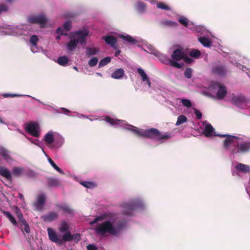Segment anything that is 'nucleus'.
Wrapping results in <instances>:
<instances>
[{
	"mask_svg": "<svg viewBox=\"0 0 250 250\" xmlns=\"http://www.w3.org/2000/svg\"><path fill=\"white\" fill-rule=\"evenodd\" d=\"M237 152L245 153L250 150V142H244L238 146Z\"/></svg>",
	"mask_w": 250,
	"mask_h": 250,
	"instance_id": "nucleus-18",
	"label": "nucleus"
},
{
	"mask_svg": "<svg viewBox=\"0 0 250 250\" xmlns=\"http://www.w3.org/2000/svg\"><path fill=\"white\" fill-rule=\"evenodd\" d=\"M120 37L122 38L124 41L131 44H134L137 42V41L129 35L126 36L121 35H120Z\"/></svg>",
	"mask_w": 250,
	"mask_h": 250,
	"instance_id": "nucleus-26",
	"label": "nucleus"
},
{
	"mask_svg": "<svg viewBox=\"0 0 250 250\" xmlns=\"http://www.w3.org/2000/svg\"><path fill=\"white\" fill-rule=\"evenodd\" d=\"M89 31L87 30H80L71 33L72 37H78L76 38L82 45H84L86 42V37L88 36Z\"/></svg>",
	"mask_w": 250,
	"mask_h": 250,
	"instance_id": "nucleus-4",
	"label": "nucleus"
},
{
	"mask_svg": "<svg viewBox=\"0 0 250 250\" xmlns=\"http://www.w3.org/2000/svg\"><path fill=\"white\" fill-rule=\"evenodd\" d=\"M214 131V128L210 124H207L205 125L203 134L207 137H210Z\"/></svg>",
	"mask_w": 250,
	"mask_h": 250,
	"instance_id": "nucleus-21",
	"label": "nucleus"
},
{
	"mask_svg": "<svg viewBox=\"0 0 250 250\" xmlns=\"http://www.w3.org/2000/svg\"><path fill=\"white\" fill-rule=\"evenodd\" d=\"M124 208V214L127 215H131L133 211L137 208L136 205L133 203H125L123 205Z\"/></svg>",
	"mask_w": 250,
	"mask_h": 250,
	"instance_id": "nucleus-13",
	"label": "nucleus"
},
{
	"mask_svg": "<svg viewBox=\"0 0 250 250\" xmlns=\"http://www.w3.org/2000/svg\"><path fill=\"white\" fill-rule=\"evenodd\" d=\"M59 208L68 214H71L73 213V210L67 205H61Z\"/></svg>",
	"mask_w": 250,
	"mask_h": 250,
	"instance_id": "nucleus-40",
	"label": "nucleus"
},
{
	"mask_svg": "<svg viewBox=\"0 0 250 250\" xmlns=\"http://www.w3.org/2000/svg\"><path fill=\"white\" fill-rule=\"evenodd\" d=\"M105 121L108 123H109L112 125H117L118 122L119 121V120H115L109 116H106L105 118Z\"/></svg>",
	"mask_w": 250,
	"mask_h": 250,
	"instance_id": "nucleus-42",
	"label": "nucleus"
},
{
	"mask_svg": "<svg viewBox=\"0 0 250 250\" xmlns=\"http://www.w3.org/2000/svg\"><path fill=\"white\" fill-rule=\"evenodd\" d=\"M137 71L141 77L142 81L145 82L146 80L149 79L143 69L138 68Z\"/></svg>",
	"mask_w": 250,
	"mask_h": 250,
	"instance_id": "nucleus-32",
	"label": "nucleus"
},
{
	"mask_svg": "<svg viewBox=\"0 0 250 250\" xmlns=\"http://www.w3.org/2000/svg\"><path fill=\"white\" fill-rule=\"evenodd\" d=\"M98 60L96 57H93L88 62V65L90 67L95 66L98 63Z\"/></svg>",
	"mask_w": 250,
	"mask_h": 250,
	"instance_id": "nucleus-44",
	"label": "nucleus"
},
{
	"mask_svg": "<svg viewBox=\"0 0 250 250\" xmlns=\"http://www.w3.org/2000/svg\"><path fill=\"white\" fill-rule=\"evenodd\" d=\"M0 155L2 156L6 161L8 162L12 160L9 155V151L3 147H0Z\"/></svg>",
	"mask_w": 250,
	"mask_h": 250,
	"instance_id": "nucleus-20",
	"label": "nucleus"
},
{
	"mask_svg": "<svg viewBox=\"0 0 250 250\" xmlns=\"http://www.w3.org/2000/svg\"><path fill=\"white\" fill-rule=\"evenodd\" d=\"M143 137L154 139L156 141H161L170 139L171 138V136L169 133H166L162 134L158 129L151 128L144 130Z\"/></svg>",
	"mask_w": 250,
	"mask_h": 250,
	"instance_id": "nucleus-2",
	"label": "nucleus"
},
{
	"mask_svg": "<svg viewBox=\"0 0 250 250\" xmlns=\"http://www.w3.org/2000/svg\"><path fill=\"white\" fill-rule=\"evenodd\" d=\"M185 54L183 48H179L174 50L171 55V57L172 59L175 61H179L183 60Z\"/></svg>",
	"mask_w": 250,
	"mask_h": 250,
	"instance_id": "nucleus-10",
	"label": "nucleus"
},
{
	"mask_svg": "<svg viewBox=\"0 0 250 250\" xmlns=\"http://www.w3.org/2000/svg\"><path fill=\"white\" fill-rule=\"evenodd\" d=\"M45 141L48 144H52L54 141L53 134L50 133H47L45 136Z\"/></svg>",
	"mask_w": 250,
	"mask_h": 250,
	"instance_id": "nucleus-35",
	"label": "nucleus"
},
{
	"mask_svg": "<svg viewBox=\"0 0 250 250\" xmlns=\"http://www.w3.org/2000/svg\"><path fill=\"white\" fill-rule=\"evenodd\" d=\"M23 168L20 167H15L13 168L12 172L16 176H19L23 172Z\"/></svg>",
	"mask_w": 250,
	"mask_h": 250,
	"instance_id": "nucleus-38",
	"label": "nucleus"
},
{
	"mask_svg": "<svg viewBox=\"0 0 250 250\" xmlns=\"http://www.w3.org/2000/svg\"><path fill=\"white\" fill-rule=\"evenodd\" d=\"M157 7L159 9H163L164 10H167V11L170 10V8L169 6L167 5L165 3L162 2H157Z\"/></svg>",
	"mask_w": 250,
	"mask_h": 250,
	"instance_id": "nucleus-34",
	"label": "nucleus"
},
{
	"mask_svg": "<svg viewBox=\"0 0 250 250\" xmlns=\"http://www.w3.org/2000/svg\"><path fill=\"white\" fill-rule=\"evenodd\" d=\"M131 127L133 128V129H129L130 130H131L133 132H134L136 135L140 137H143L144 136V131H141L137 128H136L135 127L130 125Z\"/></svg>",
	"mask_w": 250,
	"mask_h": 250,
	"instance_id": "nucleus-39",
	"label": "nucleus"
},
{
	"mask_svg": "<svg viewBox=\"0 0 250 250\" xmlns=\"http://www.w3.org/2000/svg\"><path fill=\"white\" fill-rule=\"evenodd\" d=\"M187 118L184 115H180L178 117L177 122L176 123V125H179L183 123L187 122Z\"/></svg>",
	"mask_w": 250,
	"mask_h": 250,
	"instance_id": "nucleus-36",
	"label": "nucleus"
},
{
	"mask_svg": "<svg viewBox=\"0 0 250 250\" xmlns=\"http://www.w3.org/2000/svg\"><path fill=\"white\" fill-rule=\"evenodd\" d=\"M192 70L190 68H187L185 72H184V75L185 77L190 79L192 77Z\"/></svg>",
	"mask_w": 250,
	"mask_h": 250,
	"instance_id": "nucleus-45",
	"label": "nucleus"
},
{
	"mask_svg": "<svg viewBox=\"0 0 250 250\" xmlns=\"http://www.w3.org/2000/svg\"><path fill=\"white\" fill-rule=\"evenodd\" d=\"M71 38L70 41L67 43V48L70 51H72L75 49L79 43V41L75 37H72L71 35Z\"/></svg>",
	"mask_w": 250,
	"mask_h": 250,
	"instance_id": "nucleus-19",
	"label": "nucleus"
},
{
	"mask_svg": "<svg viewBox=\"0 0 250 250\" xmlns=\"http://www.w3.org/2000/svg\"><path fill=\"white\" fill-rule=\"evenodd\" d=\"M198 41L204 46L207 47H210L212 43L209 38L204 36L199 38Z\"/></svg>",
	"mask_w": 250,
	"mask_h": 250,
	"instance_id": "nucleus-24",
	"label": "nucleus"
},
{
	"mask_svg": "<svg viewBox=\"0 0 250 250\" xmlns=\"http://www.w3.org/2000/svg\"><path fill=\"white\" fill-rule=\"evenodd\" d=\"M46 201V196L44 193H41L38 195L36 200L33 203V206L37 211H42L45 206Z\"/></svg>",
	"mask_w": 250,
	"mask_h": 250,
	"instance_id": "nucleus-3",
	"label": "nucleus"
},
{
	"mask_svg": "<svg viewBox=\"0 0 250 250\" xmlns=\"http://www.w3.org/2000/svg\"><path fill=\"white\" fill-rule=\"evenodd\" d=\"M181 103L186 107H190L192 105L191 102L188 99H183L181 100Z\"/></svg>",
	"mask_w": 250,
	"mask_h": 250,
	"instance_id": "nucleus-50",
	"label": "nucleus"
},
{
	"mask_svg": "<svg viewBox=\"0 0 250 250\" xmlns=\"http://www.w3.org/2000/svg\"><path fill=\"white\" fill-rule=\"evenodd\" d=\"M212 72L220 76H224L226 74V69L225 66L221 64L215 65L212 70Z\"/></svg>",
	"mask_w": 250,
	"mask_h": 250,
	"instance_id": "nucleus-12",
	"label": "nucleus"
},
{
	"mask_svg": "<svg viewBox=\"0 0 250 250\" xmlns=\"http://www.w3.org/2000/svg\"><path fill=\"white\" fill-rule=\"evenodd\" d=\"M103 39L104 40L105 42L111 46V47L115 50H117L118 48L117 44V39L112 35H108L106 36H104Z\"/></svg>",
	"mask_w": 250,
	"mask_h": 250,
	"instance_id": "nucleus-9",
	"label": "nucleus"
},
{
	"mask_svg": "<svg viewBox=\"0 0 250 250\" xmlns=\"http://www.w3.org/2000/svg\"><path fill=\"white\" fill-rule=\"evenodd\" d=\"M48 162L51 165V166L56 170L58 172L61 174H63V171L50 158H49L48 159Z\"/></svg>",
	"mask_w": 250,
	"mask_h": 250,
	"instance_id": "nucleus-30",
	"label": "nucleus"
},
{
	"mask_svg": "<svg viewBox=\"0 0 250 250\" xmlns=\"http://www.w3.org/2000/svg\"><path fill=\"white\" fill-rule=\"evenodd\" d=\"M125 74V71L123 68H119L113 72L111 74V77L115 79H121Z\"/></svg>",
	"mask_w": 250,
	"mask_h": 250,
	"instance_id": "nucleus-22",
	"label": "nucleus"
},
{
	"mask_svg": "<svg viewBox=\"0 0 250 250\" xmlns=\"http://www.w3.org/2000/svg\"><path fill=\"white\" fill-rule=\"evenodd\" d=\"M99 50L95 47H88L86 48V55L88 56L96 54Z\"/></svg>",
	"mask_w": 250,
	"mask_h": 250,
	"instance_id": "nucleus-33",
	"label": "nucleus"
},
{
	"mask_svg": "<svg viewBox=\"0 0 250 250\" xmlns=\"http://www.w3.org/2000/svg\"><path fill=\"white\" fill-rule=\"evenodd\" d=\"M248 100L246 97L242 95L232 96L231 103L238 107H241L244 104L247 103Z\"/></svg>",
	"mask_w": 250,
	"mask_h": 250,
	"instance_id": "nucleus-7",
	"label": "nucleus"
},
{
	"mask_svg": "<svg viewBox=\"0 0 250 250\" xmlns=\"http://www.w3.org/2000/svg\"><path fill=\"white\" fill-rule=\"evenodd\" d=\"M69 62V59L66 56L59 57L57 61V62L61 66H66Z\"/></svg>",
	"mask_w": 250,
	"mask_h": 250,
	"instance_id": "nucleus-25",
	"label": "nucleus"
},
{
	"mask_svg": "<svg viewBox=\"0 0 250 250\" xmlns=\"http://www.w3.org/2000/svg\"><path fill=\"white\" fill-rule=\"evenodd\" d=\"M46 183L49 187H55L60 185L59 181L57 179L53 178H47Z\"/></svg>",
	"mask_w": 250,
	"mask_h": 250,
	"instance_id": "nucleus-23",
	"label": "nucleus"
},
{
	"mask_svg": "<svg viewBox=\"0 0 250 250\" xmlns=\"http://www.w3.org/2000/svg\"><path fill=\"white\" fill-rule=\"evenodd\" d=\"M183 60L187 63L190 64L191 63L193 62V60L187 57L185 54Z\"/></svg>",
	"mask_w": 250,
	"mask_h": 250,
	"instance_id": "nucleus-54",
	"label": "nucleus"
},
{
	"mask_svg": "<svg viewBox=\"0 0 250 250\" xmlns=\"http://www.w3.org/2000/svg\"><path fill=\"white\" fill-rule=\"evenodd\" d=\"M72 240H76L77 242L80 240V235L78 233L74 234V235H72Z\"/></svg>",
	"mask_w": 250,
	"mask_h": 250,
	"instance_id": "nucleus-57",
	"label": "nucleus"
},
{
	"mask_svg": "<svg viewBox=\"0 0 250 250\" xmlns=\"http://www.w3.org/2000/svg\"><path fill=\"white\" fill-rule=\"evenodd\" d=\"M39 41V39L36 35H32L31 37L30 42L33 46H36L37 43Z\"/></svg>",
	"mask_w": 250,
	"mask_h": 250,
	"instance_id": "nucleus-46",
	"label": "nucleus"
},
{
	"mask_svg": "<svg viewBox=\"0 0 250 250\" xmlns=\"http://www.w3.org/2000/svg\"><path fill=\"white\" fill-rule=\"evenodd\" d=\"M120 53H121V50H117V51H116L115 53V56H116V57L118 56Z\"/></svg>",
	"mask_w": 250,
	"mask_h": 250,
	"instance_id": "nucleus-60",
	"label": "nucleus"
},
{
	"mask_svg": "<svg viewBox=\"0 0 250 250\" xmlns=\"http://www.w3.org/2000/svg\"><path fill=\"white\" fill-rule=\"evenodd\" d=\"M126 226V222L123 220L116 219L111 221H105L97 225L96 231L99 234L104 235L106 233L117 236L120 234Z\"/></svg>",
	"mask_w": 250,
	"mask_h": 250,
	"instance_id": "nucleus-1",
	"label": "nucleus"
},
{
	"mask_svg": "<svg viewBox=\"0 0 250 250\" xmlns=\"http://www.w3.org/2000/svg\"><path fill=\"white\" fill-rule=\"evenodd\" d=\"M235 169L238 171L244 173H250V166L242 163H238L235 166Z\"/></svg>",
	"mask_w": 250,
	"mask_h": 250,
	"instance_id": "nucleus-15",
	"label": "nucleus"
},
{
	"mask_svg": "<svg viewBox=\"0 0 250 250\" xmlns=\"http://www.w3.org/2000/svg\"><path fill=\"white\" fill-rule=\"evenodd\" d=\"M146 7V4L143 2L140 1L137 4V10L140 13L143 12L145 11Z\"/></svg>",
	"mask_w": 250,
	"mask_h": 250,
	"instance_id": "nucleus-41",
	"label": "nucleus"
},
{
	"mask_svg": "<svg viewBox=\"0 0 250 250\" xmlns=\"http://www.w3.org/2000/svg\"><path fill=\"white\" fill-rule=\"evenodd\" d=\"M0 175L8 181L12 180V176L10 171L4 167H0Z\"/></svg>",
	"mask_w": 250,
	"mask_h": 250,
	"instance_id": "nucleus-17",
	"label": "nucleus"
},
{
	"mask_svg": "<svg viewBox=\"0 0 250 250\" xmlns=\"http://www.w3.org/2000/svg\"><path fill=\"white\" fill-rule=\"evenodd\" d=\"M176 62L177 61H175L173 60H170L169 63H170V64L173 67H176L177 68H181L182 67L183 64L179 63L178 62Z\"/></svg>",
	"mask_w": 250,
	"mask_h": 250,
	"instance_id": "nucleus-47",
	"label": "nucleus"
},
{
	"mask_svg": "<svg viewBox=\"0 0 250 250\" xmlns=\"http://www.w3.org/2000/svg\"><path fill=\"white\" fill-rule=\"evenodd\" d=\"M63 27L67 31H69L71 28V23L70 21H66L63 24Z\"/></svg>",
	"mask_w": 250,
	"mask_h": 250,
	"instance_id": "nucleus-52",
	"label": "nucleus"
},
{
	"mask_svg": "<svg viewBox=\"0 0 250 250\" xmlns=\"http://www.w3.org/2000/svg\"><path fill=\"white\" fill-rule=\"evenodd\" d=\"M178 21L184 26L186 27L188 25V21L187 18L184 17H181L178 20Z\"/></svg>",
	"mask_w": 250,
	"mask_h": 250,
	"instance_id": "nucleus-43",
	"label": "nucleus"
},
{
	"mask_svg": "<svg viewBox=\"0 0 250 250\" xmlns=\"http://www.w3.org/2000/svg\"><path fill=\"white\" fill-rule=\"evenodd\" d=\"M164 24L167 26H170V27H175L177 26L178 24L175 21H167L164 22Z\"/></svg>",
	"mask_w": 250,
	"mask_h": 250,
	"instance_id": "nucleus-49",
	"label": "nucleus"
},
{
	"mask_svg": "<svg viewBox=\"0 0 250 250\" xmlns=\"http://www.w3.org/2000/svg\"><path fill=\"white\" fill-rule=\"evenodd\" d=\"M18 217H19V218H20V217H21H21H22V214H21V213L20 214H18Z\"/></svg>",
	"mask_w": 250,
	"mask_h": 250,
	"instance_id": "nucleus-63",
	"label": "nucleus"
},
{
	"mask_svg": "<svg viewBox=\"0 0 250 250\" xmlns=\"http://www.w3.org/2000/svg\"><path fill=\"white\" fill-rule=\"evenodd\" d=\"M227 94L226 87L224 85H219V89L217 92V97L219 100L223 99Z\"/></svg>",
	"mask_w": 250,
	"mask_h": 250,
	"instance_id": "nucleus-16",
	"label": "nucleus"
},
{
	"mask_svg": "<svg viewBox=\"0 0 250 250\" xmlns=\"http://www.w3.org/2000/svg\"><path fill=\"white\" fill-rule=\"evenodd\" d=\"M21 95L16 94H8V93H4L3 94L2 96L4 98H8V97H20Z\"/></svg>",
	"mask_w": 250,
	"mask_h": 250,
	"instance_id": "nucleus-53",
	"label": "nucleus"
},
{
	"mask_svg": "<svg viewBox=\"0 0 250 250\" xmlns=\"http://www.w3.org/2000/svg\"><path fill=\"white\" fill-rule=\"evenodd\" d=\"M28 22L31 24H38L43 27L47 21L46 17L44 15L31 16L28 18Z\"/></svg>",
	"mask_w": 250,
	"mask_h": 250,
	"instance_id": "nucleus-5",
	"label": "nucleus"
},
{
	"mask_svg": "<svg viewBox=\"0 0 250 250\" xmlns=\"http://www.w3.org/2000/svg\"><path fill=\"white\" fill-rule=\"evenodd\" d=\"M3 214L8 218L9 221L15 226L17 225V221L12 214L8 211H2Z\"/></svg>",
	"mask_w": 250,
	"mask_h": 250,
	"instance_id": "nucleus-27",
	"label": "nucleus"
},
{
	"mask_svg": "<svg viewBox=\"0 0 250 250\" xmlns=\"http://www.w3.org/2000/svg\"><path fill=\"white\" fill-rule=\"evenodd\" d=\"M19 196H20V197L21 198V199L23 198V196L20 193Z\"/></svg>",
	"mask_w": 250,
	"mask_h": 250,
	"instance_id": "nucleus-62",
	"label": "nucleus"
},
{
	"mask_svg": "<svg viewBox=\"0 0 250 250\" xmlns=\"http://www.w3.org/2000/svg\"><path fill=\"white\" fill-rule=\"evenodd\" d=\"M62 109L63 111V113H65V114H67V113L70 112L69 110L65 108H62Z\"/></svg>",
	"mask_w": 250,
	"mask_h": 250,
	"instance_id": "nucleus-59",
	"label": "nucleus"
},
{
	"mask_svg": "<svg viewBox=\"0 0 250 250\" xmlns=\"http://www.w3.org/2000/svg\"><path fill=\"white\" fill-rule=\"evenodd\" d=\"M62 239V241H70L72 240V236L70 232L69 231L66 232V233L63 235Z\"/></svg>",
	"mask_w": 250,
	"mask_h": 250,
	"instance_id": "nucleus-37",
	"label": "nucleus"
},
{
	"mask_svg": "<svg viewBox=\"0 0 250 250\" xmlns=\"http://www.w3.org/2000/svg\"><path fill=\"white\" fill-rule=\"evenodd\" d=\"M111 62V58L109 57H106L105 58L102 59L99 63V67H102L105 65Z\"/></svg>",
	"mask_w": 250,
	"mask_h": 250,
	"instance_id": "nucleus-29",
	"label": "nucleus"
},
{
	"mask_svg": "<svg viewBox=\"0 0 250 250\" xmlns=\"http://www.w3.org/2000/svg\"><path fill=\"white\" fill-rule=\"evenodd\" d=\"M216 136L221 137H227L224 141V146L226 148H228L231 144L233 142V139L236 137L232 135H228L226 134H217Z\"/></svg>",
	"mask_w": 250,
	"mask_h": 250,
	"instance_id": "nucleus-14",
	"label": "nucleus"
},
{
	"mask_svg": "<svg viewBox=\"0 0 250 250\" xmlns=\"http://www.w3.org/2000/svg\"><path fill=\"white\" fill-rule=\"evenodd\" d=\"M21 222L24 224V230L25 232L27 233H29L30 232V229L29 226L27 225L26 221L24 219H23V220H21Z\"/></svg>",
	"mask_w": 250,
	"mask_h": 250,
	"instance_id": "nucleus-51",
	"label": "nucleus"
},
{
	"mask_svg": "<svg viewBox=\"0 0 250 250\" xmlns=\"http://www.w3.org/2000/svg\"><path fill=\"white\" fill-rule=\"evenodd\" d=\"M47 232L49 239L53 242L61 245L62 244L63 241L62 238H60L56 232L51 228L47 229Z\"/></svg>",
	"mask_w": 250,
	"mask_h": 250,
	"instance_id": "nucleus-6",
	"label": "nucleus"
},
{
	"mask_svg": "<svg viewBox=\"0 0 250 250\" xmlns=\"http://www.w3.org/2000/svg\"><path fill=\"white\" fill-rule=\"evenodd\" d=\"M0 122L2 124L4 123L3 121L1 119H0Z\"/></svg>",
	"mask_w": 250,
	"mask_h": 250,
	"instance_id": "nucleus-64",
	"label": "nucleus"
},
{
	"mask_svg": "<svg viewBox=\"0 0 250 250\" xmlns=\"http://www.w3.org/2000/svg\"><path fill=\"white\" fill-rule=\"evenodd\" d=\"M87 250H97L98 248L96 246L93 244H89L86 246Z\"/></svg>",
	"mask_w": 250,
	"mask_h": 250,
	"instance_id": "nucleus-55",
	"label": "nucleus"
},
{
	"mask_svg": "<svg viewBox=\"0 0 250 250\" xmlns=\"http://www.w3.org/2000/svg\"><path fill=\"white\" fill-rule=\"evenodd\" d=\"M201 53L198 49H193L189 53V56L195 59H198L201 56Z\"/></svg>",
	"mask_w": 250,
	"mask_h": 250,
	"instance_id": "nucleus-31",
	"label": "nucleus"
},
{
	"mask_svg": "<svg viewBox=\"0 0 250 250\" xmlns=\"http://www.w3.org/2000/svg\"><path fill=\"white\" fill-rule=\"evenodd\" d=\"M69 226L66 221H62L59 228L60 232L63 233L69 231Z\"/></svg>",
	"mask_w": 250,
	"mask_h": 250,
	"instance_id": "nucleus-28",
	"label": "nucleus"
},
{
	"mask_svg": "<svg viewBox=\"0 0 250 250\" xmlns=\"http://www.w3.org/2000/svg\"><path fill=\"white\" fill-rule=\"evenodd\" d=\"M38 125L37 124L30 123L27 125L25 129L30 135L35 137H38L40 136V134L38 130Z\"/></svg>",
	"mask_w": 250,
	"mask_h": 250,
	"instance_id": "nucleus-8",
	"label": "nucleus"
},
{
	"mask_svg": "<svg viewBox=\"0 0 250 250\" xmlns=\"http://www.w3.org/2000/svg\"><path fill=\"white\" fill-rule=\"evenodd\" d=\"M82 185L84 187L89 188H93L95 186L94 183L90 182H83V183H82Z\"/></svg>",
	"mask_w": 250,
	"mask_h": 250,
	"instance_id": "nucleus-48",
	"label": "nucleus"
},
{
	"mask_svg": "<svg viewBox=\"0 0 250 250\" xmlns=\"http://www.w3.org/2000/svg\"><path fill=\"white\" fill-rule=\"evenodd\" d=\"M58 217L59 214L57 212L51 211L48 212L47 214L42 216L41 218L45 222H51L58 219Z\"/></svg>",
	"mask_w": 250,
	"mask_h": 250,
	"instance_id": "nucleus-11",
	"label": "nucleus"
},
{
	"mask_svg": "<svg viewBox=\"0 0 250 250\" xmlns=\"http://www.w3.org/2000/svg\"><path fill=\"white\" fill-rule=\"evenodd\" d=\"M194 114L196 116V118L198 119H200L202 118V114L200 111H199L197 109L195 110Z\"/></svg>",
	"mask_w": 250,
	"mask_h": 250,
	"instance_id": "nucleus-56",
	"label": "nucleus"
},
{
	"mask_svg": "<svg viewBox=\"0 0 250 250\" xmlns=\"http://www.w3.org/2000/svg\"><path fill=\"white\" fill-rule=\"evenodd\" d=\"M56 32L58 34H60L61 35H63V30L62 28L59 27L56 31Z\"/></svg>",
	"mask_w": 250,
	"mask_h": 250,
	"instance_id": "nucleus-58",
	"label": "nucleus"
},
{
	"mask_svg": "<svg viewBox=\"0 0 250 250\" xmlns=\"http://www.w3.org/2000/svg\"><path fill=\"white\" fill-rule=\"evenodd\" d=\"M145 82H146L147 84H148L149 87H151V82L149 81V79H148L147 80H146Z\"/></svg>",
	"mask_w": 250,
	"mask_h": 250,
	"instance_id": "nucleus-61",
	"label": "nucleus"
}]
</instances>
